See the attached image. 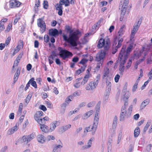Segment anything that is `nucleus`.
<instances>
[{"label": "nucleus", "mask_w": 152, "mask_h": 152, "mask_svg": "<svg viewBox=\"0 0 152 152\" xmlns=\"http://www.w3.org/2000/svg\"><path fill=\"white\" fill-rule=\"evenodd\" d=\"M71 127V124H68L65 126H62L61 127V129L63 130H62V132H63L67 130L68 129H69Z\"/></svg>", "instance_id": "c85d7f7f"}, {"label": "nucleus", "mask_w": 152, "mask_h": 152, "mask_svg": "<svg viewBox=\"0 0 152 152\" xmlns=\"http://www.w3.org/2000/svg\"><path fill=\"white\" fill-rule=\"evenodd\" d=\"M117 118L116 116H115L113 119L112 125V129L114 130L117 126Z\"/></svg>", "instance_id": "bb28decb"}, {"label": "nucleus", "mask_w": 152, "mask_h": 152, "mask_svg": "<svg viewBox=\"0 0 152 152\" xmlns=\"http://www.w3.org/2000/svg\"><path fill=\"white\" fill-rule=\"evenodd\" d=\"M15 0H11V1H10V6L11 8H12L13 7H15Z\"/></svg>", "instance_id": "4d7b16f0"}, {"label": "nucleus", "mask_w": 152, "mask_h": 152, "mask_svg": "<svg viewBox=\"0 0 152 152\" xmlns=\"http://www.w3.org/2000/svg\"><path fill=\"white\" fill-rule=\"evenodd\" d=\"M18 129V126H17V125L16 124L15 126L8 130V134L9 135L12 134H13L14 132L16 131Z\"/></svg>", "instance_id": "4be33fe9"}, {"label": "nucleus", "mask_w": 152, "mask_h": 152, "mask_svg": "<svg viewBox=\"0 0 152 152\" xmlns=\"http://www.w3.org/2000/svg\"><path fill=\"white\" fill-rule=\"evenodd\" d=\"M23 55V53H20L19 55L17 57L15 60H18V61L20 62V59L22 58Z\"/></svg>", "instance_id": "bf43d9fd"}, {"label": "nucleus", "mask_w": 152, "mask_h": 152, "mask_svg": "<svg viewBox=\"0 0 152 152\" xmlns=\"http://www.w3.org/2000/svg\"><path fill=\"white\" fill-rule=\"evenodd\" d=\"M27 136H23L22 137L23 142H26V143L29 142Z\"/></svg>", "instance_id": "3c124183"}, {"label": "nucleus", "mask_w": 152, "mask_h": 152, "mask_svg": "<svg viewBox=\"0 0 152 152\" xmlns=\"http://www.w3.org/2000/svg\"><path fill=\"white\" fill-rule=\"evenodd\" d=\"M79 58L77 57H74L72 59V61L75 63L79 61Z\"/></svg>", "instance_id": "69168bd1"}, {"label": "nucleus", "mask_w": 152, "mask_h": 152, "mask_svg": "<svg viewBox=\"0 0 152 152\" xmlns=\"http://www.w3.org/2000/svg\"><path fill=\"white\" fill-rule=\"evenodd\" d=\"M95 104V102H91L87 104V106L88 107H92Z\"/></svg>", "instance_id": "de8ad7c7"}, {"label": "nucleus", "mask_w": 152, "mask_h": 152, "mask_svg": "<svg viewBox=\"0 0 152 152\" xmlns=\"http://www.w3.org/2000/svg\"><path fill=\"white\" fill-rule=\"evenodd\" d=\"M23 107V104L20 103L19 107L18 112L20 114L22 112Z\"/></svg>", "instance_id": "052dcab7"}, {"label": "nucleus", "mask_w": 152, "mask_h": 152, "mask_svg": "<svg viewBox=\"0 0 152 152\" xmlns=\"http://www.w3.org/2000/svg\"><path fill=\"white\" fill-rule=\"evenodd\" d=\"M40 129L42 132L45 133H47L49 132V127L45 124L40 126Z\"/></svg>", "instance_id": "f3484780"}, {"label": "nucleus", "mask_w": 152, "mask_h": 152, "mask_svg": "<svg viewBox=\"0 0 152 152\" xmlns=\"http://www.w3.org/2000/svg\"><path fill=\"white\" fill-rule=\"evenodd\" d=\"M15 17L16 18L15 19L13 22L14 25L16 24L20 18V16L19 15H16Z\"/></svg>", "instance_id": "4c0bfd02"}, {"label": "nucleus", "mask_w": 152, "mask_h": 152, "mask_svg": "<svg viewBox=\"0 0 152 152\" xmlns=\"http://www.w3.org/2000/svg\"><path fill=\"white\" fill-rule=\"evenodd\" d=\"M107 87L106 90V92L110 93L111 90V82L109 80L108 78H107L106 80Z\"/></svg>", "instance_id": "dca6fc26"}, {"label": "nucleus", "mask_w": 152, "mask_h": 152, "mask_svg": "<svg viewBox=\"0 0 152 152\" xmlns=\"http://www.w3.org/2000/svg\"><path fill=\"white\" fill-rule=\"evenodd\" d=\"M63 146L61 145H56L53 148L52 152H61Z\"/></svg>", "instance_id": "6ab92c4d"}, {"label": "nucleus", "mask_w": 152, "mask_h": 152, "mask_svg": "<svg viewBox=\"0 0 152 152\" xmlns=\"http://www.w3.org/2000/svg\"><path fill=\"white\" fill-rule=\"evenodd\" d=\"M92 125L86 127L85 129L84 133H87L88 132L92 131V135H94L96 131L94 130V129L92 128Z\"/></svg>", "instance_id": "a211bd4d"}, {"label": "nucleus", "mask_w": 152, "mask_h": 152, "mask_svg": "<svg viewBox=\"0 0 152 152\" xmlns=\"http://www.w3.org/2000/svg\"><path fill=\"white\" fill-rule=\"evenodd\" d=\"M123 41V38H121L118 41V44L116 46V43H115H115H114L113 46L112 54H114L117 52L118 49L121 47L122 45L121 43Z\"/></svg>", "instance_id": "6e6552de"}, {"label": "nucleus", "mask_w": 152, "mask_h": 152, "mask_svg": "<svg viewBox=\"0 0 152 152\" xmlns=\"http://www.w3.org/2000/svg\"><path fill=\"white\" fill-rule=\"evenodd\" d=\"M80 95V94H79L76 91L74 92L72 95L70 96L69 97L72 99L74 96L76 97L77 96H79Z\"/></svg>", "instance_id": "09e8293b"}, {"label": "nucleus", "mask_w": 152, "mask_h": 152, "mask_svg": "<svg viewBox=\"0 0 152 152\" xmlns=\"http://www.w3.org/2000/svg\"><path fill=\"white\" fill-rule=\"evenodd\" d=\"M148 80L145 82L144 83V84L142 86V87H141V89L142 90H143V89H144L145 88V86L148 84Z\"/></svg>", "instance_id": "774afa93"}, {"label": "nucleus", "mask_w": 152, "mask_h": 152, "mask_svg": "<svg viewBox=\"0 0 152 152\" xmlns=\"http://www.w3.org/2000/svg\"><path fill=\"white\" fill-rule=\"evenodd\" d=\"M11 39V37H8L5 41V44H6L7 45H8Z\"/></svg>", "instance_id": "338daca9"}, {"label": "nucleus", "mask_w": 152, "mask_h": 152, "mask_svg": "<svg viewBox=\"0 0 152 152\" xmlns=\"http://www.w3.org/2000/svg\"><path fill=\"white\" fill-rule=\"evenodd\" d=\"M65 28L67 30V32H69L70 34L69 38L64 34L62 35L64 40L68 42L73 46H77V41L79 39L78 35L81 34L80 31L76 30L73 32V30H71L69 26L67 25L65 26Z\"/></svg>", "instance_id": "f257e3e1"}, {"label": "nucleus", "mask_w": 152, "mask_h": 152, "mask_svg": "<svg viewBox=\"0 0 152 152\" xmlns=\"http://www.w3.org/2000/svg\"><path fill=\"white\" fill-rule=\"evenodd\" d=\"M138 83V81H136V82L135 83L134 85L133 86L132 89V91L133 92L135 91L136 89L137 88Z\"/></svg>", "instance_id": "ea45409f"}, {"label": "nucleus", "mask_w": 152, "mask_h": 152, "mask_svg": "<svg viewBox=\"0 0 152 152\" xmlns=\"http://www.w3.org/2000/svg\"><path fill=\"white\" fill-rule=\"evenodd\" d=\"M63 7L59 6V7H56V10H58V14L59 15L61 16L62 15Z\"/></svg>", "instance_id": "473e14b6"}, {"label": "nucleus", "mask_w": 152, "mask_h": 152, "mask_svg": "<svg viewBox=\"0 0 152 152\" xmlns=\"http://www.w3.org/2000/svg\"><path fill=\"white\" fill-rule=\"evenodd\" d=\"M108 150L111 151L112 148V144L110 140L108 141Z\"/></svg>", "instance_id": "5fc2aeb1"}, {"label": "nucleus", "mask_w": 152, "mask_h": 152, "mask_svg": "<svg viewBox=\"0 0 152 152\" xmlns=\"http://www.w3.org/2000/svg\"><path fill=\"white\" fill-rule=\"evenodd\" d=\"M127 59H125L124 58H120V57H118V60H117L116 62L118 63V61L120 62V64L119 67V70L120 71V73L121 74L123 75V73L124 70V64L126 63Z\"/></svg>", "instance_id": "39448f33"}, {"label": "nucleus", "mask_w": 152, "mask_h": 152, "mask_svg": "<svg viewBox=\"0 0 152 152\" xmlns=\"http://www.w3.org/2000/svg\"><path fill=\"white\" fill-rule=\"evenodd\" d=\"M58 50L59 52V54L57 55L59 56L61 58L64 60L73 56V54L71 52L65 49H63L61 47H58Z\"/></svg>", "instance_id": "7ed1b4c3"}, {"label": "nucleus", "mask_w": 152, "mask_h": 152, "mask_svg": "<svg viewBox=\"0 0 152 152\" xmlns=\"http://www.w3.org/2000/svg\"><path fill=\"white\" fill-rule=\"evenodd\" d=\"M43 7L44 8L47 9L48 7V2L47 1L44 0L43 3Z\"/></svg>", "instance_id": "79ce46f5"}, {"label": "nucleus", "mask_w": 152, "mask_h": 152, "mask_svg": "<svg viewBox=\"0 0 152 152\" xmlns=\"http://www.w3.org/2000/svg\"><path fill=\"white\" fill-rule=\"evenodd\" d=\"M127 111H121L120 114V115L119 117V120L120 121H124L125 119V118H128L130 116L127 115Z\"/></svg>", "instance_id": "9b49d317"}, {"label": "nucleus", "mask_w": 152, "mask_h": 152, "mask_svg": "<svg viewBox=\"0 0 152 152\" xmlns=\"http://www.w3.org/2000/svg\"><path fill=\"white\" fill-rule=\"evenodd\" d=\"M49 34L51 36L56 37L58 34V31L56 29H51L49 30Z\"/></svg>", "instance_id": "ddd939ff"}, {"label": "nucleus", "mask_w": 152, "mask_h": 152, "mask_svg": "<svg viewBox=\"0 0 152 152\" xmlns=\"http://www.w3.org/2000/svg\"><path fill=\"white\" fill-rule=\"evenodd\" d=\"M132 45L130 44L127 48L126 50L125 47L124 48V47H123L119 53V57H120V58H122L127 60L128 58L129 55L132 51Z\"/></svg>", "instance_id": "f03ea898"}, {"label": "nucleus", "mask_w": 152, "mask_h": 152, "mask_svg": "<svg viewBox=\"0 0 152 152\" xmlns=\"http://www.w3.org/2000/svg\"><path fill=\"white\" fill-rule=\"evenodd\" d=\"M96 86H97L95 85L93 82L92 81L86 85V89L87 90H92L94 89Z\"/></svg>", "instance_id": "f8f14e48"}, {"label": "nucleus", "mask_w": 152, "mask_h": 152, "mask_svg": "<svg viewBox=\"0 0 152 152\" xmlns=\"http://www.w3.org/2000/svg\"><path fill=\"white\" fill-rule=\"evenodd\" d=\"M45 103L48 107L50 108H53V105L50 102L48 101H46Z\"/></svg>", "instance_id": "a18cd8bd"}, {"label": "nucleus", "mask_w": 152, "mask_h": 152, "mask_svg": "<svg viewBox=\"0 0 152 152\" xmlns=\"http://www.w3.org/2000/svg\"><path fill=\"white\" fill-rule=\"evenodd\" d=\"M28 139V140L30 142L31 140L34 138V134L33 133L27 136Z\"/></svg>", "instance_id": "a19ab883"}, {"label": "nucleus", "mask_w": 152, "mask_h": 152, "mask_svg": "<svg viewBox=\"0 0 152 152\" xmlns=\"http://www.w3.org/2000/svg\"><path fill=\"white\" fill-rule=\"evenodd\" d=\"M64 0H60L59 2V4H56V5L57 6V7H59L60 6H61V7H62V6L64 3Z\"/></svg>", "instance_id": "49530a36"}, {"label": "nucleus", "mask_w": 152, "mask_h": 152, "mask_svg": "<svg viewBox=\"0 0 152 152\" xmlns=\"http://www.w3.org/2000/svg\"><path fill=\"white\" fill-rule=\"evenodd\" d=\"M46 140L48 141H50L52 140H54L55 139V137L52 135H48L46 137Z\"/></svg>", "instance_id": "c03bdc74"}, {"label": "nucleus", "mask_w": 152, "mask_h": 152, "mask_svg": "<svg viewBox=\"0 0 152 152\" xmlns=\"http://www.w3.org/2000/svg\"><path fill=\"white\" fill-rule=\"evenodd\" d=\"M120 76L119 75L117 74L115 77V81L116 83H117L118 81V80L120 78Z\"/></svg>", "instance_id": "0e129e2a"}, {"label": "nucleus", "mask_w": 152, "mask_h": 152, "mask_svg": "<svg viewBox=\"0 0 152 152\" xmlns=\"http://www.w3.org/2000/svg\"><path fill=\"white\" fill-rule=\"evenodd\" d=\"M86 104V102H83L80 103L78 105L79 109H77L78 110H79L80 108H81V107H84L85 106Z\"/></svg>", "instance_id": "680f3d73"}, {"label": "nucleus", "mask_w": 152, "mask_h": 152, "mask_svg": "<svg viewBox=\"0 0 152 152\" xmlns=\"http://www.w3.org/2000/svg\"><path fill=\"white\" fill-rule=\"evenodd\" d=\"M138 30V29L137 28H136L135 27L133 26V28L132 31L130 38V40L132 41L133 40V39L135 34L136 33L137 31Z\"/></svg>", "instance_id": "412c9836"}, {"label": "nucleus", "mask_w": 152, "mask_h": 152, "mask_svg": "<svg viewBox=\"0 0 152 152\" xmlns=\"http://www.w3.org/2000/svg\"><path fill=\"white\" fill-rule=\"evenodd\" d=\"M35 120L40 125V126L44 125L46 123V121L44 120L40 117L35 116Z\"/></svg>", "instance_id": "2eb2a0df"}, {"label": "nucleus", "mask_w": 152, "mask_h": 152, "mask_svg": "<svg viewBox=\"0 0 152 152\" xmlns=\"http://www.w3.org/2000/svg\"><path fill=\"white\" fill-rule=\"evenodd\" d=\"M92 110H90L84 114L82 116V119L84 120L87 118L92 114Z\"/></svg>", "instance_id": "a878e982"}, {"label": "nucleus", "mask_w": 152, "mask_h": 152, "mask_svg": "<svg viewBox=\"0 0 152 152\" xmlns=\"http://www.w3.org/2000/svg\"><path fill=\"white\" fill-rule=\"evenodd\" d=\"M140 19L139 21L137 23H135L134 24V27H135L136 28L138 29L139 27H140V26L141 24V22H142V21H141L142 20H141L140 21Z\"/></svg>", "instance_id": "37998d69"}, {"label": "nucleus", "mask_w": 152, "mask_h": 152, "mask_svg": "<svg viewBox=\"0 0 152 152\" xmlns=\"http://www.w3.org/2000/svg\"><path fill=\"white\" fill-rule=\"evenodd\" d=\"M88 60L85 58H83L82 60L79 63V64L83 65L85 63H86Z\"/></svg>", "instance_id": "864d4df0"}, {"label": "nucleus", "mask_w": 152, "mask_h": 152, "mask_svg": "<svg viewBox=\"0 0 152 152\" xmlns=\"http://www.w3.org/2000/svg\"><path fill=\"white\" fill-rule=\"evenodd\" d=\"M109 73V69H107L104 71V73L103 77V78L107 76L108 75Z\"/></svg>", "instance_id": "13d9d810"}, {"label": "nucleus", "mask_w": 152, "mask_h": 152, "mask_svg": "<svg viewBox=\"0 0 152 152\" xmlns=\"http://www.w3.org/2000/svg\"><path fill=\"white\" fill-rule=\"evenodd\" d=\"M105 54V53L104 51H102L98 56H97L96 57V60L97 61H100L103 59L104 57Z\"/></svg>", "instance_id": "4468645a"}, {"label": "nucleus", "mask_w": 152, "mask_h": 152, "mask_svg": "<svg viewBox=\"0 0 152 152\" xmlns=\"http://www.w3.org/2000/svg\"><path fill=\"white\" fill-rule=\"evenodd\" d=\"M101 104V102L99 101L96 104V113H97L98 114H99V111L100 109V105Z\"/></svg>", "instance_id": "72a5a7b5"}, {"label": "nucleus", "mask_w": 152, "mask_h": 152, "mask_svg": "<svg viewBox=\"0 0 152 152\" xmlns=\"http://www.w3.org/2000/svg\"><path fill=\"white\" fill-rule=\"evenodd\" d=\"M20 50V49L19 48L18 46H17L14 49V52L13 53V55L14 56L15 54L17 53Z\"/></svg>", "instance_id": "603ef678"}, {"label": "nucleus", "mask_w": 152, "mask_h": 152, "mask_svg": "<svg viewBox=\"0 0 152 152\" xmlns=\"http://www.w3.org/2000/svg\"><path fill=\"white\" fill-rule=\"evenodd\" d=\"M45 137L41 134L38 136L37 140L39 142L43 143L45 142Z\"/></svg>", "instance_id": "b1692460"}, {"label": "nucleus", "mask_w": 152, "mask_h": 152, "mask_svg": "<svg viewBox=\"0 0 152 152\" xmlns=\"http://www.w3.org/2000/svg\"><path fill=\"white\" fill-rule=\"evenodd\" d=\"M90 76L88 74L86 75L83 79L82 81L81 82V85H84L88 81Z\"/></svg>", "instance_id": "393cba45"}, {"label": "nucleus", "mask_w": 152, "mask_h": 152, "mask_svg": "<svg viewBox=\"0 0 152 152\" xmlns=\"http://www.w3.org/2000/svg\"><path fill=\"white\" fill-rule=\"evenodd\" d=\"M105 39L101 38L99 40L98 44L97 45V47L99 48H101L105 45Z\"/></svg>", "instance_id": "aec40b11"}, {"label": "nucleus", "mask_w": 152, "mask_h": 152, "mask_svg": "<svg viewBox=\"0 0 152 152\" xmlns=\"http://www.w3.org/2000/svg\"><path fill=\"white\" fill-rule=\"evenodd\" d=\"M99 119V114L97 113H96L94 120L93 124L92 125V128L95 131H96L98 125Z\"/></svg>", "instance_id": "0eeeda50"}, {"label": "nucleus", "mask_w": 152, "mask_h": 152, "mask_svg": "<svg viewBox=\"0 0 152 152\" xmlns=\"http://www.w3.org/2000/svg\"><path fill=\"white\" fill-rule=\"evenodd\" d=\"M32 96V94L31 93H29L26 97V99H25V102L27 104H28Z\"/></svg>", "instance_id": "2f4dec72"}, {"label": "nucleus", "mask_w": 152, "mask_h": 152, "mask_svg": "<svg viewBox=\"0 0 152 152\" xmlns=\"http://www.w3.org/2000/svg\"><path fill=\"white\" fill-rule=\"evenodd\" d=\"M100 77V75H98L96 77V79L94 80V81L93 82L95 85L97 86L98 83L99 81V80Z\"/></svg>", "instance_id": "f704fd0d"}, {"label": "nucleus", "mask_w": 152, "mask_h": 152, "mask_svg": "<svg viewBox=\"0 0 152 152\" xmlns=\"http://www.w3.org/2000/svg\"><path fill=\"white\" fill-rule=\"evenodd\" d=\"M109 93L106 92L104 94V96L103 99V100L104 101H107L109 98Z\"/></svg>", "instance_id": "e433bc0d"}, {"label": "nucleus", "mask_w": 152, "mask_h": 152, "mask_svg": "<svg viewBox=\"0 0 152 152\" xmlns=\"http://www.w3.org/2000/svg\"><path fill=\"white\" fill-rule=\"evenodd\" d=\"M133 108V105H131L130 106L129 108H128L127 111V115L128 116H130L131 113L132 111Z\"/></svg>", "instance_id": "c9c22d12"}, {"label": "nucleus", "mask_w": 152, "mask_h": 152, "mask_svg": "<svg viewBox=\"0 0 152 152\" xmlns=\"http://www.w3.org/2000/svg\"><path fill=\"white\" fill-rule=\"evenodd\" d=\"M129 2V0H125L123 5L122 6V4H121L120 6H119V7L121 6L122 7L120 17V20L121 21H122L124 19Z\"/></svg>", "instance_id": "20e7f679"}, {"label": "nucleus", "mask_w": 152, "mask_h": 152, "mask_svg": "<svg viewBox=\"0 0 152 152\" xmlns=\"http://www.w3.org/2000/svg\"><path fill=\"white\" fill-rule=\"evenodd\" d=\"M37 24L38 26L40 28L41 33H43L46 29V25L45 22L42 19L39 18L37 20Z\"/></svg>", "instance_id": "423d86ee"}, {"label": "nucleus", "mask_w": 152, "mask_h": 152, "mask_svg": "<svg viewBox=\"0 0 152 152\" xmlns=\"http://www.w3.org/2000/svg\"><path fill=\"white\" fill-rule=\"evenodd\" d=\"M140 133V129L139 127L136 128L134 130V136L135 137H137Z\"/></svg>", "instance_id": "cd10ccee"}, {"label": "nucleus", "mask_w": 152, "mask_h": 152, "mask_svg": "<svg viewBox=\"0 0 152 152\" xmlns=\"http://www.w3.org/2000/svg\"><path fill=\"white\" fill-rule=\"evenodd\" d=\"M129 96L128 94L126 95L125 97H123V100L124 101V105L122 107L121 111H126V107L127 106L128 103V98Z\"/></svg>", "instance_id": "1a4fd4ad"}, {"label": "nucleus", "mask_w": 152, "mask_h": 152, "mask_svg": "<svg viewBox=\"0 0 152 152\" xmlns=\"http://www.w3.org/2000/svg\"><path fill=\"white\" fill-rule=\"evenodd\" d=\"M150 100L147 99L144 101L141 104L140 108L141 109H143L149 103Z\"/></svg>", "instance_id": "5701e85b"}, {"label": "nucleus", "mask_w": 152, "mask_h": 152, "mask_svg": "<svg viewBox=\"0 0 152 152\" xmlns=\"http://www.w3.org/2000/svg\"><path fill=\"white\" fill-rule=\"evenodd\" d=\"M150 125V123L148 122L146 124V125L144 127L143 129V131L144 132H145L146 130H147L148 128L149 127Z\"/></svg>", "instance_id": "6e6d98bb"}, {"label": "nucleus", "mask_w": 152, "mask_h": 152, "mask_svg": "<svg viewBox=\"0 0 152 152\" xmlns=\"http://www.w3.org/2000/svg\"><path fill=\"white\" fill-rule=\"evenodd\" d=\"M43 112L42 111H38L37 113L35 114L34 115V118L35 119V117H40V116H41L42 115H43Z\"/></svg>", "instance_id": "58836bf2"}, {"label": "nucleus", "mask_w": 152, "mask_h": 152, "mask_svg": "<svg viewBox=\"0 0 152 152\" xmlns=\"http://www.w3.org/2000/svg\"><path fill=\"white\" fill-rule=\"evenodd\" d=\"M59 124V122L58 121H55L54 122L52 123L50 125L49 129V132H51L53 131L56 127Z\"/></svg>", "instance_id": "9d476101"}, {"label": "nucleus", "mask_w": 152, "mask_h": 152, "mask_svg": "<svg viewBox=\"0 0 152 152\" xmlns=\"http://www.w3.org/2000/svg\"><path fill=\"white\" fill-rule=\"evenodd\" d=\"M34 77H32L30 80H31V81L30 82L31 85L35 88H36L37 87V86L36 82L34 81Z\"/></svg>", "instance_id": "c756f323"}, {"label": "nucleus", "mask_w": 152, "mask_h": 152, "mask_svg": "<svg viewBox=\"0 0 152 152\" xmlns=\"http://www.w3.org/2000/svg\"><path fill=\"white\" fill-rule=\"evenodd\" d=\"M127 83H126L124 86V89L122 91V93L124 95V97H125L126 95L128 94H126V93L127 91ZM129 95V94H128Z\"/></svg>", "instance_id": "7c9ffc66"}, {"label": "nucleus", "mask_w": 152, "mask_h": 152, "mask_svg": "<svg viewBox=\"0 0 152 152\" xmlns=\"http://www.w3.org/2000/svg\"><path fill=\"white\" fill-rule=\"evenodd\" d=\"M124 27V26H123L122 27H121L119 30V31H118L119 35V36H121L123 34V28Z\"/></svg>", "instance_id": "e2e57ef3"}, {"label": "nucleus", "mask_w": 152, "mask_h": 152, "mask_svg": "<svg viewBox=\"0 0 152 152\" xmlns=\"http://www.w3.org/2000/svg\"><path fill=\"white\" fill-rule=\"evenodd\" d=\"M44 41L45 42H48L49 41V37L48 35H45L44 37Z\"/></svg>", "instance_id": "8fccbe9b"}]
</instances>
